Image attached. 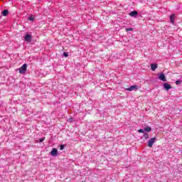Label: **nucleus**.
I'll use <instances>...</instances> for the list:
<instances>
[{
    "label": "nucleus",
    "instance_id": "obj_20",
    "mask_svg": "<svg viewBox=\"0 0 182 182\" xmlns=\"http://www.w3.org/2000/svg\"><path fill=\"white\" fill-rule=\"evenodd\" d=\"M138 132L139 133H144V130L143 129H139Z\"/></svg>",
    "mask_w": 182,
    "mask_h": 182
},
{
    "label": "nucleus",
    "instance_id": "obj_19",
    "mask_svg": "<svg viewBox=\"0 0 182 182\" xmlns=\"http://www.w3.org/2000/svg\"><path fill=\"white\" fill-rule=\"evenodd\" d=\"M63 56H65V58H68L69 55L68 54V53H63Z\"/></svg>",
    "mask_w": 182,
    "mask_h": 182
},
{
    "label": "nucleus",
    "instance_id": "obj_18",
    "mask_svg": "<svg viewBox=\"0 0 182 182\" xmlns=\"http://www.w3.org/2000/svg\"><path fill=\"white\" fill-rule=\"evenodd\" d=\"M63 149H65V145H60V150H63Z\"/></svg>",
    "mask_w": 182,
    "mask_h": 182
},
{
    "label": "nucleus",
    "instance_id": "obj_4",
    "mask_svg": "<svg viewBox=\"0 0 182 182\" xmlns=\"http://www.w3.org/2000/svg\"><path fill=\"white\" fill-rule=\"evenodd\" d=\"M139 90V85H132L126 89V90H128L129 92H133V90Z\"/></svg>",
    "mask_w": 182,
    "mask_h": 182
},
{
    "label": "nucleus",
    "instance_id": "obj_10",
    "mask_svg": "<svg viewBox=\"0 0 182 182\" xmlns=\"http://www.w3.org/2000/svg\"><path fill=\"white\" fill-rule=\"evenodd\" d=\"M174 19H176V16L174 14L171 15L170 21L171 23H174Z\"/></svg>",
    "mask_w": 182,
    "mask_h": 182
},
{
    "label": "nucleus",
    "instance_id": "obj_8",
    "mask_svg": "<svg viewBox=\"0 0 182 182\" xmlns=\"http://www.w3.org/2000/svg\"><path fill=\"white\" fill-rule=\"evenodd\" d=\"M51 156H56L58 154V149L56 148H53L50 152Z\"/></svg>",
    "mask_w": 182,
    "mask_h": 182
},
{
    "label": "nucleus",
    "instance_id": "obj_7",
    "mask_svg": "<svg viewBox=\"0 0 182 182\" xmlns=\"http://www.w3.org/2000/svg\"><path fill=\"white\" fill-rule=\"evenodd\" d=\"M164 89H166V90H170V89L171 88V85H170V84L165 82L164 84Z\"/></svg>",
    "mask_w": 182,
    "mask_h": 182
},
{
    "label": "nucleus",
    "instance_id": "obj_13",
    "mask_svg": "<svg viewBox=\"0 0 182 182\" xmlns=\"http://www.w3.org/2000/svg\"><path fill=\"white\" fill-rule=\"evenodd\" d=\"M28 20L33 22V21H35V16H30Z\"/></svg>",
    "mask_w": 182,
    "mask_h": 182
},
{
    "label": "nucleus",
    "instance_id": "obj_14",
    "mask_svg": "<svg viewBox=\"0 0 182 182\" xmlns=\"http://www.w3.org/2000/svg\"><path fill=\"white\" fill-rule=\"evenodd\" d=\"M144 139H149V134L147 133L144 134Z\"/></svg>",
    "mask_w": 182,
    "mask_h": 182
},
{
    "label": "nucleus",
    "instance_id": "obj_15",
    "mask_svg": "<svg viewBox=\"0 0 182 182\" xmlns=\"http://www.w3.org/2000/svg\"><path fill=\"white\" fill-rule=\"evenodd\" d=\"M176 85H181V80H176Z\"/></svg>",
    "mask_w": 182,
    "mask_h": 182
},
{
    "label": "nucleus",
    "instance_id": "obj_12",
    "mask_svg": "<svg viewBox=\"0 0 182 182\" xmlns=\"http://www.w3.org/2000/svg\"><path fill=\"white\" fill-rule=\"evenodd\" d=\"M144 132H151V127H146L144 129Z\"/></svg>",
    "mask_w": 182,
    "mask_h": 182
},
{
    "label": "nucleus",
    "instance_id": "obj_17",
    "mask_svg": "<svg viewBox=\"0 0 182 182\" xmlns=\"http://www.w3.org/2000/svg\"><path fill=\"white\" fill-rule=\"evenodd\" d=\"M130 31H133V28H126L127 32H130Z\"/></svg>",
    "mask_w": 182,
    "mask_h": 182
},
{
    "label": "nucleus",
    "instance_id": "obj_2",
    "mask_svg": "<svg viewBox=\"0 0 182 182\" xmlns=\"http://www.w3.org/2000/svg\"><path fill=\"white\" fill-rule=\"evenodd\" d=\"M26 68H28V65L26 64H23L20 68H19V73L21 75H23L26 72Z\"/></svg>",
    "mask_w": 182,
    "mask_h": 182
},
{
    "label": "nucleus",
    "instance_id": "obj_6",
    "mask_svg": "<svg viewBox=\"0 0 182 182\" xmlns=\"http://www.w3.org/2000/svg\"><path fill=\"white\" fill-rule=\"evenodd\" d=\"M137 15H139V12L136 11L129 13V16H132V18H136Z\"/></svg>",
    "mask_w": 182,
    "mask_h": 182
},
{
    "label": "nucleus",
    "instance_id": "obj_5",
    "mask_svg": "<svg viewBox=\"0 0 182 182\" xmlns=\"http://www.w3.org/2000/svg\"><path fill=\"white\" fill-rule=\"evenodd\" d=\"M159 80H162V82H167V79H166V75H164V73H160L159 75Z\"/></svg>",
    "mask_w": 182,
    "mask_h": 182
},
{
    "label": "nucleus",
    "instance_id": "obj_1",
    "mask_svg": "<svg viewBox=\"0 0 182 182\" xmlns=\"http://www.w3.org/2000/svg\"><path fill=\"white\" fill-rule=\"evenodd\" d=\"M23 38L24 41L27 42V43H31V42H32V35L26 33Z\"/></svg>",
    "mask_w": 182,
    "mask_h": 182
},
{
    "label": "nucleus",
    "instance_id": "obj_21",
    "mask_svg": "<svg viewBox=\"0 0 182 182\" xmlns=\"http://www.w3.org/2000/svg\"><path fill=\"white\" fill-rule=\"evenodd\" d=\"M68 122H69L70 123H72V122H73V118H70V119H68Z\"/></svg>",
    "mask_w": 182,
    "mask_h": 182
},
{
    "label": "nucleus",
    "instance_id": "obj_16",
    "mask_svg": "<svg viewBox=\"0 0 182 182\" xmlns=\"http://www.w3.org/2000/svg\"><path fill=\"white\" fill-rule=\"evenodd\" d=\"M44 141H45V137L38 139V141H39L40 143H42V142Z\"/></svg>",
    "mask_w": 182,
    "mask_h": 182
},
{
    "label": "nucleus",
    "instance_id": "obj_3",
    "mask_svg": "<svg viewBox=\"0 0 182 182\" xmlns=\"http://www.w3.org/2000/svg\"><path fill=\"white\" fill-rule=\"evenodd\" d=\"M156 140H157V138H156V137L150 139L148 141V147H153V144H154V143H156Z\"/></svg>",
    "mask_w": 182,
    "mask_h": 182
},
{
    "label": "nucleus",
    "instance_id": "obj_9",
    "mask_svg": "<svg viewBox=\"0 0 182 182\" xmlns=\"http://www.w3.org/2000/svg\"><path fill=\"white\" fill-rule=\"evenodd\" d=\"M151 69L153 72H154L156 69H157V64L156 63L151 64Z\"/></svg>",
    "mask_w": 182,
    "mask_h": 182
},
{
    "label": "nucleus",
    "instance_id": "obj_11",
    "mask_svg": "<svg viewBox=\"0 0 182 182\" xmlns=\"http://www.w3.org/2000/svg\"><path fill=\"white\" fill-rule=\"evenodd\" d=\"M8 14H9V12L8 11V10H4L2 11V15L3 16H7Z\"/></svg>",
    "mask_w": 182,
    "mask_h": 182
}]
</instances>
